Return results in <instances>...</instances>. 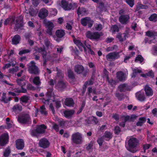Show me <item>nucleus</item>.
Masks as SVG:
<instances>
[{
    "instance_id": "f257e3e1",
    "label": "nucleus",
    "mask_w": 157,
    "mask_h": 157,
    "mask_svg": "<svg viewBox=\"0 0 157 157\" xmlns=\"http://www.w3.org/2000/svg\"><path fill=\"white\" fill-rule=\"evenodd\" d=\"M128 144L126 142L125 147L128 150L132 153L136 152L138 149L139 140L136 138L131 137L128 141Z\"/></svg>"
},
{
    "instance_id": "f03ea898",
    "label": "nucleus",
    "mask_w": 157,
    "mask_h": 157,
    "mask_svg": "<svg viewBox=\"0 0 157 157\" xmlns=\"http://www.w3.org/2000/svg\"><path fill=\"white\" fill-rule=\"evenodd\" d=\"M9 24L11 25L15 24L16 27L17 28H20L23 25L22 18L21 17H17L15 19L14 16H10L4 22V24L5 25H7Z\"/></svg>"
},
{
    "instance_id": "7ed1b4c3",
    "label": "nucleus",
    "mask_w": 157,
    "mask_h": 157,
    "mask_svg": "<svg viewBox=\"0 0 157 157\" xmlns=\"http://www.w3.org/2000/svg\"><path fill=\"white\" fill-rule=\"evenodd\" d=\"M82 134L78 132H75L71 136V140L72 143L77 144H81L83 142Z\"/></svg>"
},
{
    "instance_id": "20e7f679",
    "label": "nucleus",
    "mask_w": 157,
    "mask_h": 157,
    "mask_svg": "<svg viewBox=\"0 0 157 157\" xmlns=\"http://www.w3.org/2000/svg\"><path fill=\"white\" fill-rule=\"evenodd\" d=\"M61 6L65 10H74L77 7V4L75 3H69L65 0H62L61 2Z\"/></svg>"
},
{
    "instance_id": "39448f33",
    "label": "nucleus",
    "mask_w": 157,
    "mask_h": 157,
    "mask_svg": "<svg viewBox=\"0 0 157 157\" xmlns=\"http://www.w3.org/2000/svg\"><path fill=\"white\" fill-rule=\"evenodd\" d=\"M47 127L44 124L38 125L36 129L31 131V134L33 136H36L38 134H42L44 133Z\"/></svg>"
},
{
    "instance_id": "423d86ee",
    "label": "nucleus",
    "mask_w": 157,
    "mask_h": 157,
    "mask_svg": "<svg viewBox=\"0 0 157 157\" xmlns=\"http://www.w3.org/2000/svg\"><path fill=\"white\" fill-rule=\"evenodd\" d=\"M103 35L101 32H94L92 33L90 31L86 32V35L87 37L90 39L97 40Z\"/></svg>"
},
{
    "instance_id": "0eeeda50",
    "label": "nucleus",
    "mask_w": 157,
    "mask_h": 157,
    "mask_svg": "<svg viewBox=\"0 0 157 157\" xmlns=\"http://www.w3.org/2000/svg\"><path fill=\"white\" fill-rule=\"evenodd\" d=\"M94 23V21L90 17H86L81 19V24L84 26H87L88 28H91Z\"/></svg>"
},
{
    "instance_id": "6e6552de",
    "label": "nucleus",
    "mask_w": 157,
    "mask_h": 157,
    "mask_svg": "<svg viewBox=\"0 0 157 157\" xmlns=\"http://www.w3.org/2000/svg\"><path fill=\"white\" fill-rule=\"evenodd\" d=\"M19 122L23 124H28L31 122L29 115L25 114L19 117L17 119Z\"/></svg>"
},
{
    "instance_id": "1a4fd4ad",
    "label": "nucleus",
    "mask_w": 157,
    "mask_h": 157,
    "mask_svg": "<svg viewBox=\"0 0 157 157\" xmlns=\"http://www.w3.org/2000/svg\"><path fill=\"white\" fill-rule=\"evenodd\" d=\"M28 66L29 71L30 73L36 74L39 73L38 69L35 65V63L33 61H31Z\"/></svg>"
},
{
    "instance_id": "9d476101",
    "label": "nucleus",
    "mask_w": 157,
    "mask_h": 157,
    "mask_svg": "<svg viewBox=\"0 0 157 157\" xmlns=\"http://www.w3.org/2000/svg\"><path fill=\"white\" fill-rule=\"evenodd\" d=\"M119 53V52H113L110 53L106 55V58L108 61H114L120 57Z\"/></svg>"
},
{
    "instance_id": "9b49d317",
    "label": "nucleus",
    "mask_w": 157,
    "mask_h": 157,
    "mask_svg": "<svg viewBox=\"0 0 157 157\" xmlns=\"http://www.w3.org/2000/svg\"><path fill=\"white\" fill-rule=\"evenodd\" d=\"M17 84L20 86L21 87V90H17L15 91L19 93H25L26 92V90L24 87L25 86L27 82L25 81H24V79H17Z\"/></svg>"
},
{
    "instance_id": "f8f14e48",
    "label": "nucleus",
    "mask_w": 157,
    "mask_h": 157,
    "mask_svg": "<svg viewBox=\"0 0 157 157\" xmlns=\"http://www.w3.org/2000/svg\"><path fill=\"white\" fill-rule=\"evenodd\" d=\"M45 24L47 28V32L50 36H52L53 34L52 30L54 27L53 23L50 21H45Z\"/></svg>"
},
{
    "instance_id": "ddd939ff",
    "label": "nucleus",
    "mask_w": 157,
    "mask_h": 157,
    "mask_svg": "<svg viewBox=\"0 0 157 157\" xmlns=\"http://www.w3.org/2000/svg\"><path fill=\"white\" fill-rule=\"evenodd\" d=\"M9 136L7 133H4L0 137V145L3 146L6 144L8 141Z\"/></svg>"
},
{
    "instance_id": "4468645a",
    "label": "nucleus",
    "mask_w": 157,
    "mask_h": 157,
    "mask_svg": "<svg viewBox=\"0 0 157 157\" xmlns=\"http://www.w3.org/2000/svg\"><path fill=\"white\" fill-rule=\"evenodd\" d=\"M39 144L40 147L46 148L49 147L50 143L47 139L43 138L40 140Z\"/></svg>"
},
{
    "instance_id": "2eb2a0df",
    "label": "nucleus",
    "mask_w": 157,
    "mask_h": 157,
    "mask_svg": "<svg viewBox=\"0 0 157 157\" xmlns=\"http://www.w3.org/2000/svg\"><path fill=\"white\" fill-rule=\"evenodd\" d=\"M129 19L128 15H122L119 17V21L122 24H126L128 22Z\"/></svg>"
},
{
    "instance_id": "dca6fc26",
    "label": "nucleus",
    "mask_w": 157,
    "mask_h": 157,
    "mask_svg": "<svg viewBox=\"0 0 157 157\" xmlns=\"http://www.w3.org/2000/svg\"><path fill=\"white\" fill-rule=\"evenodd\" d=\"M73 41L74 43L78 46L79 49L81 51H82L83 48L85 52L86 53V47L79 40L74 39Z\"/></svg>"
},
{
    "instance_id": "f3484780",
    "label": "nucleus",
    "mask_w": 157,
    "mask_h": 157,
    "mask_svg": "<svg viewBox=\"0 0 157 157\" xmlns=\"http://www.w3.org/2000/svg\"><path fill=\"white\" fill-rule=\"evenodd\" d=\"M16 147L18 150H22L24 147L25 144L22 139H18L15 141Z\"/></svg>"
},
{
    "instance_id": "a211bd4d",
    "label": "nucleus",
    "mask_w": 157,
    "mask_h": 157,
    "mask_svg": "<svg viewBox=\"0 0 157 157\" xmlns=\"http://www.w3.org/2000/svg\"><path fill=\"white\" fill-rule=\"evenodd\" d=\"M48 12L46 9L43 8L41 9L38 13L39 17L42 19H44L48 16Z\"/></svg>"
},
{
    "instance_id": "6ab92c4d",
    "label": "nucleus",
    "mask_w": 157,
    "mask_h": 157,
    "mask_svg": "<svg viewBox=\"0 0 157 157\" xmlns=\"http://www.w3.org/2000/svg\"><path fill=\"white\" fill-rule=\"evenodd\" d=\"M131 88L126 84H123L118 86V89L121 92H125L130 90Z\"/></svg>"
},
{
    "instance_id": "aec40b11",
    "label": "nucleus",
    "mask_w": 157,
    "mask_h": 157,
    "mask_svg": "<svg viewBox=\"0 0 157 157\" xmlns=\"http://www.w3.org/2000/svg\"><path fill=\"white\" fill-rule=\"evenodd\" d=\"M137 117V116L135 114H133L131 115V116H123L122 117V120H124L125 121H133Z\"/></svg>"
},
{
    "instance_id": "412c9836",
    "label": "nucleus",
    "mask_w": 157,
    "mask_h": 157,
    "mask_svg": "<svg viewBox=\"0 0 157 157\" xmlns=\"http://www.w3.org/2000/svg\"><path fill=\"white\" fill-rule=\"evenodd\" d=\"M145 94L147 96H151L153 94V91L152 89L148 85H146L144 87Z\"/></svg>"
},
{
    "instance_id": "4be33fe9",
    "label": "nucleus",
    "mask_w": 157,
    "mask_h": 157,
    "mask_svg": "<svg viewBox=\"0 0 157 157\" xmlns=\"http://www.w3.org/2000/svg\"><path fill=\"white\" fill-rule=\"evenodd\" d=\"M35 50L36 53H40L42 54L43 58L44 59L45 58L47 52L45 50L44 47L43 48H35Z\"/></svg>"
},
{
    "instance_id": "5701e85b",
    "label": "nucleus",
    "mask_w": 157,
    "mask_h": 157,
    "mask_svg": "<svg viewBox=\"0 0 157 157\" xmlns=\"http://www.w3.org/2000/svg\"><path fill=\"white\" fill-rule=\"evenodd\" d=\"M64 103L66 105L69 107H73L74 105L73 100L71 98H66Z\"/></svg>"
},
{
    "instance_id": "b1692460",
    "label": "nucleus",
    "mask_w": 157,
    "mask_h": 157,
    "mask_svg": "<svg viewBox=\"0 0 157 157\" xmlns=\"http://www.w3.org/2000/svg\"><path fill=\"white\" fill-rule=\"evenodd\" d=\"M103 139L106 140H108L112 137V133L110 132L106 131L103 136Z\"/></svg>"
},
{
    "instance_id": "393cba45",
    "label": "nucleus",
    "mask_w": 157,
    "mask_h": 157,
    "mask_svg": "<svg viewBox=\"0 0 157 157\" xmlns=\"http://www.w3.org/2000/svg\"><path fill=\"white\" fill-rule=\"evenodd\" d=\"M74 113L75 111L73 110H66L63 112L64 116L67 118L71 117Z\"/></svg>"
},
{
    "instance_id": "a878e982",
    "label": "nucleus",
    "mask_w": 157,
    "mask_h": 157,
    "mask_svg": "<svg viewBox=\"0 0 157 157\" xmlns=\"http://www.w3.org/2000/svg\"><path fill=\"white\" fill-rule=\"evenodd\" d=\"M21 40V37L18 35L14 36L12 39V44H18Z\"/></svg>"
},
{
    "instance_id": "bb28decb",
    "label": "nucleus",
    "mask_w": 157,
    "mask_h": 157,
    "mask_svg": "<svg viewBox=\"0 0 157 157\" xmlns=\"http://www.w3.org/2000/svg\"><path fill=\"white\" fill-rule=\"evenodd\" d=\"M117 76L120 81H122L125 80L126 76L122 72L120 71L117 73Z\"/></svg>"
},
{
    "instance_id": "cd10ccee",
    "label": "nucleus",
    "mask_w": 157,
    "mask_h": 157,
    "mask_svg": "<svg viewBox=\"0 0 157 157\" xmlns=\"http://www.w3.org/2000/svg\"><path fill=\"white\" fill-rule=\"evenodd\" d=\"M65 35L64 30L62 29L58 30L56 32V35L58 37L61 38Z\"/></svg>"
},
{
    "instance_id": "c85d7f7f",
    "label": "nucleus",
    "mask_w": 157,
    "mask_h": 157,
    "mask_svg": "<svg viewBox=\"0 0 157 157\" xmlns=\"http://www.w3.org/2000/svg\"><path fill=\"white\" fill-rule=\"evenodd\" d=\"M84 69L83 67L81 65H77L75 66V72L78 74H80Z\"/></svg>"
},
{
    "instance_id": "c756f323",
    "label": "nucleus",
    "mask_w": 157,
    "mask_h": 157,
    "mask_svg": "<svg viewBox=\"0 0 157 157\" xmlns=\"http://www.w3.org/2000/svg\"><path fill=\"white\" fill-rule=\"evenodd\" d=\"M11 97L6 98V94L5 93H3L2 94L1 101L4 103H7L11 100Z\"/></svg>"
},
{
    "instance_id": "7c9ffc66",
    "label": "nucleus",
    "mask_w": 157,
    "mask_h": 157,
    "mask_svg": "<svg viewBox=\"0 0 157 157\" xmlns=\"http://www.w3.org/2000/svg\"><path fill=\"white\" fill-rule=\"evenodd\" d=\"M65 87V85L62 80L59 81L56 85V87L60 90H62Z\"/></svg>"
},
{
    "instance_id": "2f4dec72",
    "label": "nucleus",
    "mask_w": 157,
    "mask_h": 157,
    "mask_svg": "<svg viewBox=\"0 0 157 157\" xmlns=\"http://www.w3.org/2000/svg\"><path fill=\"white\" fill-rule=\"evenodd\" d=\"M136 97L139 100L143 101L144 100L145 98L144 94L141 92H139L136 94Z\"/></svg>"
},
{
    "instance_id": "473e14b6",
    "label": "nucleus",
    "mask_w": 157,
    "mask_h": 157,
    "mask_svg": "<svg viewBox=\"0 0 157 157\" xmlns=\"http://www.w3.org/2000/svg\"><path fill=\"white\" fill-rule=\"evenodd\" d=\"M146 119L145 117H142L139 118L138 121L136 125L137 126H141L146 121Z\"/></svg>"
},
{
    "instance_id": "72a5a7b5",
    "label": "nucleus",
    "mask_w": 157,
    "mask_h": 157,
    "mask_svg": "<svg viewBox=\"0 0 157 157\" xmlns=\"http://www.w3.org/2000/svg\"><path fill=\"white\" fill-rule=\"evenodd\" d=\"M86 13V10L84 8H79L77 10V13L78 15H84Z\"/></svg>"
},
{
    "instance_id": "f704fd0d",
    "label": "nucleus",
    "mask_w": 157,
    "mask_h": 157,
    "mask_svg": "<svg viewBox=\"0 0 157 157\" xmlns=\"http://www.w3.org/2000/svg\"><path fill=\"white\" fill-rule=\"evenodd\" d=\"M133 73L132 75V78H134L136 77L138 73H141V71L137 68L134 69L132 70Z\"/></svg>"
},
{
    "instance_id": "c9c22d12",
    "label": "nucleus",
    "mask_w": 157,
    "mask_h": 157,
    "mask_svg": "<svg viewBox=\"0 0 157 157\" xmlns=\"http://www.w3.org/2000/svg\"><path fill=\"white\" fill-rule=\"evenodd\" d=\"M146 35L148 37L154 40L155 39V36L156 35V33L154 32L148 31L146 32Z\"/></svg>"
},
{
    "instance_id": "e433bc0d",
    "label": "nucleus",
    "mask_w": 157,
    "mask_h": 157,
    "mask_svg": "<svg viewBox=\"0 0 157 157\" xmlns=\"http://www.w3.org/2000/svg\"><path fill=\"white\" fill-rule=\"evenodd\" d=\"M13 111L16 112L20 111L22 110V108L21 106L19 105H14L13 108Z\"/></svg>"
},
{
    "instance_id": "4c0bfd02",
    "label": "nucleus",
    "mask_w": 157,
    "mask_h": 157,
    "mask_svg": "<svg viewBox=\"0 0 157 157\" xmlns=\"http://www.w3.org/2000/svg\"><path fill=\"white\" fill-rule=\"evenodd\" d=\"M140 75L144 77H147V76H150L153 78L154 76V73L152 70L150 71L147 74H141Z\"/></svg>"
},
{
    "instance_id": "58836bf2",
    "label": "nucleus",
    "mask_w": 157,
    "mask_h": 157,
    "mask_svg": "<svg viewBox=\"0 0 157 157\" xmlns=\"http://www.w3.org/2000/svg\"><path fill=\"white\" fill-rule=\"evenodd\" d=\"M93 83V81L92 79H91L88 81L86 82L84 85V86L85 87V90L82 92L83 94H84L86 90V86L87 85H92Z\"/></svg>"
},
{
    "instance_id": "ea45409f",
    "label": "nucleus",
    "mask_w": 157,
    "mask_h": 157,
    "mask_svg": "<svg viewBox=\"0 0 157 157\" xmlns=\"http://www.w3.org/2000/svg\"><path fill=\"white\" fill-rule=\"evenodd\" d=\"M149 19L151 21L154 22L157 21V14L156 13L153 14L149 17Z\"/></svg>"
},
{
    "instance_id": "a19ab883",
    "label": "nucleus",
    "mask_w": 157,
    "mask_h": 157,
    "mask_svg": "<svg viewBox=\"0 0 157 157\" xmlns=\"http://www.w3.org/2000/svg\"><path fill=\"white\" fill-rule=\"evenodd\" d=\"M11 153V150L9 147L6 148L3 152V155L5 157L9 156Z\"/></svg>"
},
{
    "instance_id": "79ce46f5",
    "label": "nucleus",
    "mask_w": 157,
    "mask_h": 157,
    "mask_svg": "<svg viewBox=\"0 0 157 157\" xmlns=\"http://www.w3.org/2000/svg\"><path fill=\"white\" fill-rule=\"evenodd\" d=\"M33 82L34 84L37 86H39L41 84V82L38 77H35L33 79Z\"/></svg>"
},
{
    "instance_id": "37998d69",
    "label": "nucleus",
    "mask_w": 157,
    "mask_h": 157,
    "mask_svg": "<svg viewBox=\"0 0 157 157\" xmlns=\"http://www.w3.org/2000/svg\"><path fill=\"white\" fill-rule=\"evenodd\" d=\"M44 44L48 49H52V48L54 47V46L50 42L47 40H46L44 41Z\"/></svg>"
},
{
    "instance_id": "c03bdc74",
    "label": "nucleus",
    "mask_w": 157,
    "mask_h": 157,
    "mask_svg": "<svg viewBox=\"0 0 157 157\" xmlns=\"http://www.w3.org/2000/svg\"><path fill=\"white\" fill-rule=\"evenodd\" d=\"M143 60L144 59L142 56L140 55H138L136 57L135 61L136 62L141 63L143 61Z\"/></svg>"
},
{
    "instance_id": "a18cd8bd",
    "label": "nucleus",
    "mask_w": 157,
    "mask_h": 157,
    "mask_svg": "<svg viewBox=\"0 0 157 157\" xmlns=\"http://www.w3.org/2000/svg\"><path fill=\"white\" fill-rule=\"evenodd\" d=\"M29 100L28 97L26 96H24L22 97L20 99V100L22 102L27 103Z\"/></svg>"
},
{
    "instance_id": "49530a36",
    "label": "nucleus",
    "mask_w": 157,
    "mask_h": 157,
    "mask_svg": "<svg viewBox=\"0 0 157 157\" xmlns=\"http://www.w3.org/2000/svg\"><path fill=\"white\" fill-rule=\"evenodd\" d=\"M94 26L95 30L97 31H100L102 29V26L100 24H95Z\"/></svg>"
},
{
    "instance_id": "de8ad7c7",
    "label": "nucleus",
    "mask_w": 157,
    "mask_h": 157,
    "mask_svg": "<svg viewBox=\"0 0 157 157\" xmlns=\"http://www.w3.org/2000/svg\"><path fill=\"white\" fill-rule=\"evenodd\" d=\"M40 112L42 114L46 115L47 114V113L46 110V109L44 106H42L40 107Z\"/></svg>"
},
{
    "instance_id": "09e8293b",
    "label": "nucleus",
    "mask_w": 157,
    "mask_h": 157,
    "mask_svg": "<svg viewBox=\"0 0 157 157\" xmlns=\"http://www.w3.org/2000/svg\"><path fill=\"white\" fill-rule=\"evenodd\" d=\"M89 119L90 120L92 121L93 122V123L94 124H97L98 122L97 118L94 116H91L90 117Z\"/></svg>"
},
{
    "instance_id": "8fccbe9b",
    "label": "nucleus",
    "mask_w": 157,
    "mask_h": 157,
    "mask_svg": "<svg viewBox=\"0 0 157 157\" xmlns=\"http://www.w3.org/2000/svg\"><path fill=\"white\" fill-rule=\"evenodd\" d=\"M111 30L112 32H118L119 31V28L116 25H112L111 28Z\"/></svg>"
},
{
    "instance_id": "3c124183",
    "label": "nucleus",
    "mask_w": 157,
    "mask_h": 157,
    "mask_svg": "<svg viewBox=\"0 0 157 157\" xmlns=\"http://www.w3.org/2000/svg\"><path fill=\"white\" fill-rule=\"evenodd\" d=\"M19 70V67H15L10 69L9 70V72L11 73H14L17 72Z\"/></svg>"
},
{
    "instance_id": "603ef678",
    "label": "nucleus",
    "mask_w": 157,
    "mask_h": 157,
    "mask_svg": "<svg viewBox=\"0 0 157 157\" xmlns=\"http://www.w3.org/2000/svg\"><path fill=\"white\" fill-rule=\"evenodd\" d=\"M153 40L152 39L148 37L145 38L144 42L145 43L151 44L152 43V41Z\"/></svg>"
},
{
    "instance_id": "864d4df0",
    "label": "nucleus",
    "mask_w": 157,
    "mask_h": 157,
    "mask_svg": "<svg viewBox=\"0 0 157 157\" xmlns=\"http://www.w3.org/2000/svg\"><path fill=\"white\" fill-rule=\"evenodd\" d=\"M134 0H126L127 3L131 7L134 5Z\"/></svg>"
},
{
    "instance_id": "5fc2aeb1",
    "label": "nucleus",
    "mask_w": 157,
    "mask_h": 157,
    "mask_svg": "<svg viewBox=\"0 0 157 157\" xmlns=\"http://www.w3.org/2000/svg\"><path fill=\"white\" fill-rule=\"evenodd\" d=\"M67 73L68 76L69 78H73L74 77L73 73L71 70H68Z\"/></svg>"
},
{
    "instance_id": "6e6d98bb",
    "label": "nucleus",
    "mask_w": 157,
    "mask_h": 157,
    "mask_svg": "<svg viewBox=\"0 0 157 157\" xmlns=\"http://www.w3.org/2000/svg\"><path fill=\"white\" fill-rule=\"evenodd\" d=\"M30 52V50L29 49H25L22 51H20L19 54L20 55H22L23 54H25L26 53H29Z\"/></svg>"
},
{
    "instance_id": "4d7b16f0",
    "label": "nucleus",
    "mask_w": 157,
    "mask_h": 157,
    "mask_svg": "<svg viewBox=\"0 0 157 157\" xmlns=\"http://www.w3.org/2000/svg\"><path fill=\"white\" fill-rule=\"evenodd\" d=\"M116 97L118 98L119 100H121L124 98V96L123 94H120L119 93H116Z\"/></svg>"
},
{
    "instance_id": "13d9d810",
    "label": "nucleus",
    "mask_w": 157,
    "mask_h": 157,
    "mask_svg": "<svg viewBox=\"0 0 157 157\" xmlns=\"http://www.w3.org/2000/svg\"><path fill=\"white\" fill-rule=\"evenodd\" d=\"M121 131L120 128L118 126H116L115 127L114 132L116 134H118Z\"/></svg>"
},
{
    "instance_id": "bf43d9fd",
    "label": "nucleus",
    "mask_w": 157,
    "mask_h": 157,
    "mask_svg": "<svg viewBox=\"0 0 157 157\" xmlns=\"http://www.w3.org/2000/svg\"><path fill=\"white\" fill-rule=\"evenodd\" d=\"M29 13L32 16H34L36 14V12L34 10L30 9L29 11Z\"/></svg>"
},
{
    "instance_id": "052dcab7",
    "label": "nucleus",
    "mask_w": 157,
    "mask_h": 157,
    "mask_svg": "<svg viewBox=\"0 0 157 157\" xmlns=\"http://www.w3.org/2000/svg\"><path fill=\"white\" fill-rule=\"evenodd\" d=\"M103 72L104 74V77L106 78L107 80H109L108 72L105 69H104Z\"/></svg>"
},
{
    "instance_id": "680f3d73",
    "label": "nucleus",
    "mask_w": 157,
    "mask_h": 157,
    "mask_svg": "<svg viewBox=\"0 0 157 157\" xmlns=\"http://www.w3.org/2000/svg\"><path fill=\"white\" fill-rule=\"evenodd\" d=\"M104 140V139H103V136L102 137L98 138V140L97 142L100 146L102 145L103 143V140Z\"/></svg>"
},
{
    "instance_id": "e2e57ef3",
    "label": "nucleus",
    "mask_w": 157,
    "mask_h": 157,
    "mask_svg": "<svg viewBox=\"0 0 157 157\" xmlns=\"http://www.w3.org/2000/svg\"><path fill=\"white\" fill-rule=\"evenodd\" d=\"M117 47L116 45H114L113 47H109L107 48L106 51L109 52V51H112L114 49H116Z\"/></svg>"
},
{
    "instance_id": "0e129e2a",
    "label": "nucleus",
    "mask_w": 157,
    "mask_h": 157,
    "mask_svg": "<svg viewBox=\"0 0 157 157\" xmlns=\"http://www.w3.org/2000/svg\"><path fill=\"white\" fill-rule=\"evenodd\" d=\"M94 2H96L98 4H99V7L101 8H102L104 6V4L102 2H99V0H92Z\"/></svg>"
},
{
    "instance_id": "69168bd1",
    "label": "nucleus",
    "mask_w": 157,
    "mask_h": 157,
    "mask_svg": "<svg viewBox=\"0 0 157 157\" xmlns=\"http://www.w3.org/2000/svg\"><path fill=\"white\" fill-rule=\"evenodd\" d=\"M51 12V15L53 16L56 15L57 13V10L55 9H52Z\"/></svg>"
},
{
    "instance_id": "338daca9",
    "label": "nucleus",
    "mask_w": 157,
    "mask_h": 157,
    "mask_svg": "<svg viewBox=\"0 0 157 157\" xmlns=\"http://www.w3.org/2000/svg\"><path fill=\"white\" fill-rule=\"evenodd\" d=\"M61 101H60L56 100L55 101V103L56 105V107L59 108L61 106Z\"/></svg>"
},
{
    "instance_id": "774afa93",
    "label": "nucleus",
    "mask_w": 157,
    "mask_h": 157,
    "mask_svg": "<svg viewBox=\"0 0 157 157\" xmlns=\"http://www.w3.org/2000/svg\"><path fill=\"white\" fill-rule=\"evenodd\" d=\"M72 52L73 54L75 55L78 56V55L79 52L78 50L77 49H73L72 50ZM78 56L77 57H78Z\"/></svg>"
}]
</instances>
